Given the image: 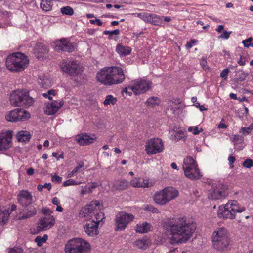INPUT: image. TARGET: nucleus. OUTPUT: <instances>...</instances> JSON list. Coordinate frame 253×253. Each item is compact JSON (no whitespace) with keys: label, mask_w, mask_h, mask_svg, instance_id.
<instances>
[{"label":"nucleus","mask_w":253,"mask_h":253,"mask_svg":"<svg viewBox=\"0 0 253 253\" xmlns=\"http://www.w3.org/2000/svg\"><path fill=\"white\" fill-rule=\"evenodd\" d=\"M100 208H97V211L95 212L93 216V219L95 223H97L98 225L100 222H103V220L105 218L104 213L100 211Z\"/></svg>","instance_id":"nucleus-33"},{"label":"nucleus","mask_w":253,"mask_h":253,"mask_svg":"<svg viewBox=\"0 0 253 253\" xmlns=\"http://www.w3.org/2000/svg\"><path fill=\"white\" fill-rule=\"evenodd\" d=\"M249 127H242L240 130V132H242L244 135H248L251 132V129H249Z\"/></svg>","instance_id":"nucleus-54"},{"label":"nucleus","mask_w":253,"mask_h":253,"mask_svg":"<svg viewBox=\"0 0 253 253\" xmlns=\"http://www.w3.org/2000/svg\"><path fill=\"white\" fill-rule=\"evenodd\" d=\"M52 3L51 0H42L40 4L41 7L45 11H50L52 8Z\"/></svg>","instance_id":"nucleus-35"},{"label":"nucleus","mask_w":253,"mask_h":253,"mask_svg":"<svg viewBox=\"0 0 253 253\" xmlns=\"http://www.w3.org/2000/svg\"><path fill=\"white\" fill-rule=\"evenodd\" d=\"M140 178H134L131 181V184L135 187H148L149 186L148 182H145L144 180H143L142 182Z\"/></svg>","instance_id":"nucleus-32"},{"label":"nucleus","mask_w":253,"mask_h":253,"mask_svg":"<svg viewBox=\"0 0 253 253\" xmlns=\"http://www.w3.org/2000/svg\"><path fill=\"white\" fill-rule=\"evenodd\" d=\"M154 200L155 203L159 205H164L169 202L167 200L165 193H163V190L156 192L154 196Z\"/></svg>","instance_id":"nucleus-25"},{"label":"nucleus","mask_w":253,"mask_h":253,"mask_svg":"<svg viewBox=\"0 0 253 253\" xmlns=\"http://www.w3.org/2000/svg\"><path fill=\"white\" fill-rule=\"evenodd\" d=\"M84 163L83 161H80L78 165L73 170L77 173L78 172H81L84 169Z\"/></svg>","instance_id":"nucleus-45"},{"label":"nucleus","mask_w":253,"mask_h":253,"mask_svg":"<svg viewBox=\"0 0 253 253\" xmlns=\"http://www.w3.org/2000/svg\"><path fill=\"white\" fill-rule=\"evenodd\" d=\"M152 226L147 222H144L142 224L137 225L136 232L140 233H147L152 230Z\"/></svg>","instance_id":"nucleus-26"},{"label":"nucleus","mask_w":253,"mask_h":253,"mask_svg":"<svg viewBox=\"0 0 253 253\" xmlns=\"http://www.w3.org/2000/svg\"><path fill=\"white\" fill-rule=\"evenodd\" d=\"M163 191L168 202L175 199L178 196V190L172 187H166L163 189Z\"/></svg>","instance_id":"nucleus-24"},{"label":"nucleus","mask_w":253,"mask_h":253,"mask_svg":"<svg viewBox=\"0 0 253 253\" xmlns=\"http://www.w3.org/2000/svg\"><path fill=\"white\" fill-rule=\"evenodd\" d=\"M119 33H120V31L118 29H116L113 31L105 30L103 32L104 35H109V39H112V37L113 35H118L119 34Z\"/></svg>","instance_id":"nucleus-43"},{"label":"nucleus","mask_w":253,"mask_h":253,"mask_svg":"<svg viewBox=\"0 0 253 253\" xmlns=\"http://www.w3.org/2000/svg\"><path fill=\"white\" fill-rule=\"evenodd\" d=\"M16 138L19 142H25L30 140L31 135L27 131H21L17 134Z\"/></svg>","instance_id":"nucleus-29"},{"label":"nucleus","mask_w":253,"mask_h":253,"mask_svg":"<svg viewBox=\"0 0 253 253\" xmlns=\"http://www.w3.org/2000/svg\"><path fill=\"white\" fill-rule=\"evenodd\" d=\"M159 100L156 97H151L149 98L146 102L148 105H155L158 104Z\"/></svg>","instance_id":"nucleus-41"},{"label":"nucleus","mask_w":253,"mask_h":253,"mask_svg":"<svg viewBox=\"0 0 253 253\" xmlns=\"http://www.w3.org/2000/svg\"><path fill=\"white\" fill-rule=\"evenodd\" d=\"M12 132L7 131L5 134H0V151L6 150L11 145Z\"/></svg>","instance_id":"nucleus-20"},{"label":"nucleus","mask_w":253,"mask_h":253,"mask_svg":"<svg viewBox=\"0 0 253 253\" xmlns=\"http://www.w3.org/2000/svg\"><path fill=\"white\" fill-rule=\"evenodd\" d=\"M152 14L148 13H140L137 14V17L143 20L146 23H150Z\"/></svg>","instance_id":"nucleus-39"},{"label":"nucleus","mask_w":253,"mask_h":253,"mask_svg":"<svg viewBox=\"0 0 253 253\" xmlns=\"http://www.w3.org/2000/svg\"><path fill=\"white\" fill-rule=\"evenodd\" d=\"M97 211V208H95L92 205H87L83 207L79 211L81 218H86L92 220L95 212Z\"/></svg>","instance_id":"nucleus-17"},{"label":"nucleus","mask_w":253,"mask_h":253,"mask_svg":"<svg viewBox=\"0 0 253 253\" xmlns=\"http://www.w3.org/2000/svg\"><path fill=\"white\" fill-rule=\"evenodd\" d=\"M90 246L86 241L77 238L71 240L66 245L65 251L66 253H84L90 249Z\"/></svg>","instance_id":"nucleus-8"},{"label":"nucleus","mask_w":253,"mask_h":253,"mask_svg":"<svg viewBox=\"0 0 253 253\" xmlns=\"http://www.w3.org/2000/svg\"><path fill=\"white\" fill-rule=\"evenodd\" d=\"M34 169L33 168L30 167L26 171L27 174L28 175H32L34 174Z\"/></svg>","instance_id":"nucleus-61"},{"label":"nucleus","mask_w":253,"mask_h":253,"mask_svg":"<svg viewBox=\"0 0 253 253\" xmlns=\"http://www.w3.org/2000/svg\"><path fill=\"white\" fill-rule=\"evenodd\" d=\"M90 205H93L94 208H98L100 207V203L97 201H93Z\"/></svg>","instance_id":"nucleus-60"},{"label":"nucleus","mask_w":253,"mask_h":253,"mask_svg":"<svg viewBox=\"0 0 253 253\" xmlns=\"http://www.w3.org/2000/svg\"><path fill=\"white\" fill-rule=\"evenodd\" d=\"M62 177L58 176V175H54L52 178V181L53 182L55 183H60L62 181Z\"/></svg>","instance_id":"nucleus-56"},{"label":"nucleus","mask_w":253,"mask_h":253,"mask_svg":"<svg viewBox=\"0 0 253 253\" xmlns=\"http://www.w3.org/2000/svg\"><path fill=\"white\" fill-rule=\"evenodd\" d=\"M136 246L138 248L145 250L148 247L147 241L145 239H140L136 240L135 242Z\"/></svg>","instance_id":"nucleus-36"},{"label":"nucleus","mask_w":253,"mask_h":253,"mask_svg":"<svg viewBox=\"0 0 253 253\" xmlns=\"http://www.w3.org/2000/svg\"><path fill=\"white\" fill-rule=\"evenodd\" d=\"M182 168L186 177L192 180H198L202 177L198 165L191 156L184 159Z\"/></svg>","instance_id":"nucleus-6"},{"label":"nucleus","mask_w":253,"mask_h":253,"mask_svg":"<svg viewBox=\"0 0 253 253\" xmlns=\"http://www.w3.org/2000/svg\"><path fill=\"white\" fill-rule=\"evenodd\" d=\"M38 46L39 49V50L38 51L39 52H41L43 54H46L48 52V50L46 46L41 44Z\"/></svg>","instance_id":"nucleus-49"},{"label":"nucleus","mask_w":253,"mask_h":253,"mask_svg":"<svg viewBox=\"0 0 253 253\" xmlns=\"http://www.w3.org/2000/svg\"><path fill=\"white\" fill-rule=\"evenodd\" d=\"M128 186V182L125 179L118 180L114 182L113 188L115 190H123Z\"/></svg>","instance_id":"nucleus-28"},{"label":"nucleus","mask_w":253,"mask_h":253,"mask_svg":"<svg viewBox=\"0 0 253 253\" xmlns=\"http://www.w3.org/2000/svg\"><path fill=\"white\" fill-rule=\"evenodd\" d=\"M164 145L161 139L151 138L148 140L145 145V151L148 155H153L162 152Z\"/></svg>","instance_id":"nucleus-10"},{"label":"nucleus","mask_w":253,"mask_h":253,"mask_svg":"<svg viewBox=\"0 0 253 253\" xmlns=\"http://www.w3.org/2000/svg\"><path fill=\"white\" fill-rule=\"evenodd\" d=\"M207 64V61L204 59H202L200 60V65L202 67L203 69H205Z\"/></svg>","instance_id":"nucleus-63"},{"label":"nucleus","mask_w":253,"mask_h":253,"mask_svg":"<svg viewBox=\"0 0 253 253\" xmlns=\"http://www.w3.org/2000/svg\"><path fill=\"white\" fill-rule=\"evenodd\" d=\"M151 81L144 78H139L132 80L128 85V88L135 95L143 94L148 91L151 87Z\"/></svg>","instance_id":"nucleus-9"},{"label":"nucleus","mask_w":253,"mask_h":253,"mask_svg":"<svg viewBox=\"0 0 253 253\" xmlns=\"http://www.w3.org/2000/svg\"><path fill=\"white\" fill-rule=\"evenodd\" d=\"M42 212L44 214L47 215H50V213L52 212V211L48 208H43L42 210Z\"/></svg>","instance_id":"nucleus-55"},{"label":"nucleus","mask_w":253,"mask_h":253,"mask_svg":"<svg viewBox=\"0 0 253 253\" xmlns=\"http://www.w3.org/2000/svg\"><path fill=\"white\" fill-rule=\"evenodd\" d=\"M167 253H179V252L177 248H173L172 249H170Z\"/></svg>","instance_id":"nucleus-64"},{"label":"nucleus","mask_w":253,"mask_h":253,"mask_svg":"<svg viewBox=\"0 0 253 253\" xmlns=\"http://www.w3.org/2000/svg\"><path fill=\"white\" fill-rule=\"evenodd\" d=\"M48 239V236L46 234H44L42 237L40 236H37L34 241L37 243V245L39 247H40L42 245L43 243L46 242L47 240Z\"/></svg>","instance_id":"nucleus-38"},{"label":"nucleus","mask_w":253,"mask_h":253,"mask_svg":"<svg viewBox=\"0 0 253 253\" xmlns=\"http://www.w3.org/2000/svg\"><path fill=\"white\" fill-rule=\"evenodd\" d=\"M144 209L146 211L152 212L153 213H158L159 212V211L157 208L151 205H147L145 206Z\"/></svg>","instance_id":"nucleus-46"},{"label":"nucleus","mask_w":253,"mask_h":253,"mask_svg":"<svg viewBox=\"0 0 253 253\" xmlns=\"http://www.w3.org/2000/svg\"><path fill=\"white\" fill-rule=\"evenodd\" d=\"M81 183H82V182H77L73 179H70L67 180L66 181H65L63 183V185L64 186L66 187V186H71V185H80Z\"/></svg>","instance_id":"nucleus-42"},{"label":"nucleus","mask_w":253,"mask_h":253,"mask_svg":"<svg viewBox=\"0 0 253 253\" xmlns=\"http://www.w3.org/2000/svg\"><path fill=\"white\" fill-rule=\"evenodd\" d=\"M232 141L236 144L240 143L243 141V138L242 136L234 135Z\"/></svg>","instance_id":"nucleus-48"},{"label":"nucleus","mask_w":253,"mask_h":253,"mask_svg":"<svg viewBox=\"0 0 253 253\" xmlns=\"http://www.w3.org/2000/svg\"><path fill=\"white\" fill-rule=\"evenodd\" d=\"M246 208L241 206L237 201H229L226 204L219 207L217 214L220 218L233 219L237 213L244 211Z\"/></svg>","instance_id":"nucleus-3"},{"label":"nucleus","mask_w":253,"mask_h":253,"mask_svg":"<svg viewBox=\"0 0 253 253\" xmlns=\"http://www.w3.org/2000/svg\"><path fill=\"white\" fill-rule=\"evenodd\" d=\"M63 104L64 102L62 100H54L47 104L44 112L48 115H53L57 112Z\"/></svg>","instance_id":"nucleus-21"},{"label":"nucleus","mask_w":253,"mask_h":253,"mask_svg":"<svg viewBox=\"0 0 253 253\" xmlns=\"http://www.w3.org/2000/svg\"><path fill=\"white\" fill-rule=\"evenodd\" d=\"M98 226L97 223H95V220H89L84 225V230L88 236L94 237L99 233Z\"/></svg>","instance_id":"nucleus-18"},{"label":"nucleus","mask_w":253,"mask_h":253,"mask_svg":"<svg viewBox=\"0 0 253 253\" xmlns=\"http://www.w3.org/2000/svg\"><path fill=\"white\" fill-rule=\"evenodd\" d=\"M98 186V184L96 183H92L90 186L88 187V193H91L92 190Z\"/></svg>","instance_id":"nucleus-59"},{"label":"nucleus","mask_w":253,"mask_h":253,"mask_svg":"<svg viewBox=\"0 0 253 253\" xmlns=\"http://www.w3.org/2000/svg\"><path fill=\"white\" fill-rule=\"evenodd\" d=\"M61 69L63 71L66 72L71 76H75L80 73L81 67L77 61L64 62L62 63Z\"/></svg>","instance_id":"nucleus-13"},{"label":"nucleus","mask_w":253,"mask_h":253,"mask_svg":"<svg viewBox=\"0 0 253 253\" xmlns=\"http://www.w3.org/2000/svg\"><path fill=\"white\" fill-rule=\"evenodd\" d=\"M55 90L54 89H50L49 90L47 93H43L42 95L43 97L46 98V97L48 96L49 95L51 96V95L55 96Z\"/></svg>","instance_id":"nucleus-53"},{"label":"nucleus","mask_w":253,"mask_h":253,"mask_svg":"<svg viewBox=\"0 0 253 253\" xmlns=\"http://www.w3.org/2000/svg\"><path fill=\"white\" fill-rule=\"evenodd\" d=\"M170 242L172 244L185 243L196 230V224L179 218L168 221L165 226Z\"/></svg>","instance_id":"nucleus-1"},{"label":"nucleus","mask_w":253,"mask_h":253,"mask_svg":"<svg viewBox=\"0 0 253 253\" xmlns=\"http://www.w3.org/2000/svg\"><path fill=\"white\" fill-rule=\"evenodd\" d=\"M37 210L35 207L32 205H29L25 207L19 213L18 216V220H23L30 218L37 214Z\"/></svg>","instance_id":"nucleus-19"},{"label":"nucleus","mask_w":253,"mask_h":253,"mask_svg":"<svg viewBox=\"0 0 253 253\" xmlns=\"http://www.w3.org/2000/svg\"><path fill=\"white\" fill-rule=\"evenodd\" d=\"M117 53L122 56H126L130 54L131 49L130 47L125 46L121 44L117 45L116 48Z\"/></svg>","instance_id":"nucleus-27"},{"label":"nucleus","mask_w":253,"mask_h":253,"mask_svg":"<svg viewBox=\"0 0 253 253\" xmlns=\"http://www.w3.org/2000/svg\"><path fill=\"white\" fill-rule=\"evenodd\" d=\"M30 117V114L27 111L21 109H16L11 111L5 116V118L9 122H17L29 118Z\"/></svg>","instance_id":"nucleus-12"},{"label":"nucleus","mask_w":253,"mask_h":253,"mask_svg":"<svg viewBox=\"0 0 253 253\" xmlns=\"http://www.w3.org/2000/svg\"><path fill=\"white\" fill-rule=\"evenodd\" d=\"M117 102L116 98L112 95H108L106 97L105 100L103 102L104 105H108L110 104L115 105Z\"/></svg>","instance_id":"nucleus-37"},{"label":"nucleus","mask_w":253,"mask_h":253,"mask_svg":"<svg viewBox=\"0 0 253 253\" xmlns=\"http://www.w3.org/2000/svg\"><path fill=\"white\" fill-rule=\"evenodd\" d=\"M248 75V73L243 72L239 75V77L238 78L237 80L240 81H243L245 80L246 77Z\"/></svg>","instance_id":"nucleus-57"},{"label":"nucleus","mask_w":253,"mask_h":253,"mask_svg":"<svg viewBox=\"0 0 253 253\" xmlns=\"http://www.w3.org/2000/svg\"><path fill=\"white\" fill-rule=\"evenodd\" d=\"M252 41L253 38L251 37L247 39L243 40L242 42L245 47L248 48L249 47H253V43L252 42Z\"/></svg>","instance_id":"nucleus-44"},{"label":"nucleus","mask_w":253,"mask_h":253,"mask_svg":"<svg viewBox=\"0 0 253 253\" xmlns=\"http://www.w3.org/2000/svg\"><path fill=\"white\" fill-rule=\"evenodd\" d=\"M52 203L54 205L58 206L60 204V201H59V200L57 197H54L52 199Z\"/></svg>","instance_id":"nucleus-62"},{"label":"nucleus","mask_w":253,"mask_h":253,"mask_svg":"<svg viewBox=\"0 0 253 253\" xmlns=\"http://www.w3.org/2000/svg\"><path fill=\"white\" fill-rule=\"evenodd\" d=\"M212 245L216 250L223 252L227 250L230 245V238L227 229L221 228L212 235Z\"/></svg>","instance_id":"nucleus-4"},{"label":"nucleus","mask_w":253,"mask_h":253,"mask_svg":"<svg viewBox=\"0 0 253 253\" xmlns=\"http://www.w3.org/2000/svg\"><path fill=\"white\" fill-rule=\"evenodd\" d=\"M134 218L131 214H128L125 212H120L117 214L115 218L116 230H123L127 226L128 224Z\"/></svg>","instance_id":"nucleus-11"},{"label":"nucleus","mask_w":253,"mask_h":253,"mask_svg":"<svg viewBox=\"0 0 253 253\" xmlns=\"http://www.w3.org/2000/svg\"><path fill=\"white\" fill-rule=\"evenodd\" d=\"M18 201L22 207L30 205L32 202V196L27 191H21L18 195Z\"/></svg>","instance_id":"nucleus-22"},{"label":"nucleus","mask_w":253,"mask_h":253,"mask_svg":"<svg viewBox=\"0 0 253 253\" xmlns=\"http://www.w3.org/2000/svg\"><path fill=\"white\" fill-rule=\"evenodd\" d=\"M243 166L247 168H250L253 166V160L251 159L245 160L243 163Z\"/></svg>","instance_id":"nucleus-47"},{"label":"nucleus","mask_w":253,"mask_h":253,"mask_svg":"<svg viewBox=\"0 0 253 253\" xmlns=\"http://www.w3.org/2000/svg\"><path fill=\"white\" fill-rule=\"evenodd\" d=\"M227 196L225 187L221 184H218L213 188L211 192L210 197L213 200H219Z\"/></svg>","instance_id":"nucleus-16"},{"label":"nucleus","mask_w":253,"mask_h":253,"mask_svg":"<svg viewBox=\"0 0 253 253\" xmlns=\"http://www.w3.org/2000/svg\"><path fill=\"white\" fill-rule=\"evenodd\" d=\"M10 215V211L9 209L4 210H0V224L2 225L5 224L7 221Z\"/></svg>","instance_id":"nucleus-31"},{"label":"nucleus","mask_w":253,"mask_h":253,"mask_svg":"<svg viewBox=\"0 0 253 253\" xmlns=\"http://www.w3.org/2000/svg\"><path fill=\"white\" fill-rule=\"evenodd\" d=\"M27 57L19 52L15 53L8 56L5 64L7 68L13 72H20L23 70L28 64Z\"/></svg>","instance_id":"nucleus-5"},{"label":"nucleus","mask_w":253,"mask_h":253,"mask_svg":"<svg viewBox=\"0 0 253 253\" xmlns=\"http://www.w3.org/2000/svg\"><path fill=\"white\" fill-rule=\"evenodd\" d=\"M10 102L15 106L30 107L34 102V99L30 97L29 92L24 90H15L10 96Z\"/></svg>","instance_id":"nucleus-7"},{"label":"nucleus","mask_w":253,"mask_h":253,"mask_svg":"<svg viewBox=\"0 0 253 253\" xmlns=\"http://www.w3.org/2000/svg\"><path fill=\"white\" fill-rule=\"evenodd\" d=\"M96 78L102 84L111 86L122 83L125 79V75L121 67L112 66L102 69L97 74Z\"/></svg>","instance_id":"nucleus-2"},{"label":"nucleus","mask_w":253,"mask_h":253,"mask_svg":"<svg viewBox=\"0 0 253 253\" xmlns=\"http://www.w3.org/2000/svg\"><path fill=\"white\" fill-rule=\"evenodd\" d=\"M163 22V17L155 14H152L150 23L154 25L160 26Z\"/></svg>","instance_id":"nucleus-34"},{"label":"nucleus","mask_w":253,"mask_h":253,"mask_svg":"<svg viewBox=\"0 0 253 253\" xmlns=\"http://www.w3.org/2000/svg\"><path fill=\"white\" fill-rule=\"evenodd\" d=\"M229 70L228 68L224 69L220 74V77L224 79H226Z\"/></svg>","instance_id":"nucleus-52"},{"label":"nucleus","mask_w":253,"mask_h":253,"mask_svg":"<svg viewBox=\"0 0 253 253\" xmlns=\"http://www.w3.org/2000/svg\"><path fill=\"white\" fill-rule=\"evenodd\" d=\"M90 22L91 24H96L98 26H101L102 22L99 19L96 18L95 20H90Z\"/></svg>","instance_id":"nucleus-58"},{"label":"nucleus","mask_w":253,"mask_h":253,"mask_svg":"<svg viewBox=\"0 0 253 253\" xmlns=\"http://www.w3.org/2000/svg\"><path fill=\"white\" fill-rule=\"evenodd\" d=\"M55 223V219L53 216H46L40 220L37 226L38 230L41 231L49 229L54 225Z\"/></svg>","instance_id":"nucleus-15"},{"label":"nucleus","mask_w":253,"mask_h":253,"mask_svg":"<svg viewBox=\"0 0 253 253\" xmlns=\"http://www.w3.org/2000/svg\"><path fill=\"white\" fill-rule=\"evenodd\" d=\"M231 33H232V32H227L226 30H223V34H222L221 35L219 36L218 38H222V39L224 38L225 39H228L229 38L230 35L231 34Z\"/></svg>","instance_id":"nucleus-50"},{"label":"nucleus","mask_w":253,"mask_h":253,"mask_svg":"<svg viewBox=\"0 0 253 253\" xmlns=\"http://www.w3.org/2000/svg\"><path fill=\"white\" fill-rule=\"evenodd\" d=\"M61 12L63 15L71 16L74 13V10L70 6H65L61 9Z\"/></svg>","instance_id":"nucleus-40"},{"label":"nucleus","mask_w":253,"mask_h":253,"mask_svg":"<svg viewBox=\"0 0 253 253\" xmlns=\"http://www.w3.org/2000/svg\"><path fill=\"white\" fill-rule=\"evenodd\" d=\"M170 138L172 140L178 141L184 136L183 132L181 130L177 131L172 129L169 131Z\"/></svg>","instance_id":"nucleus-30"},{"label":"nucleus","mask_w":253,"mask_h":253,"mask_svg":"<svg viewBox=\"0 0 253 253\" xmlns=\"http://www.w3.org/2000/svg\"><path fill=\"white\" fill-rule=\"evenodd\" d=\"M76 44L69 42L66 39L62 38L56 42V50L72 52L74 50Z\"/></svg>","instance_id":"nucleus-14"},{"label":"nucleus","mask_w":253,"mask_h":253,"mask_svg":"<svg viewBox=\"0 0 253 253\" xmlns=\"http://www.w3.org/2000/svg\"><path fill=\"white\" fill-rule=\"evenodd\" d=\"M23 251L21 248L14 247L10 249L9 253H22Z\"/></svg>","instance_id":"nucleus-51"},{"label":"nucleus","mask_w":253,"mask_h":253,"mask_svg":"<svg viewBox=\"0 0 253 253\" xmlns=\"http://www.w3.org/2000/svg\"><path fill=\"white\" fill-rule=\"evenodd\" d=\"M94 139L87 133H82L78 135L76 137L75 140L80 145L84 146L93 143Z\"/></svg>","instance_id":"nucleus-23"}]
</instances>
